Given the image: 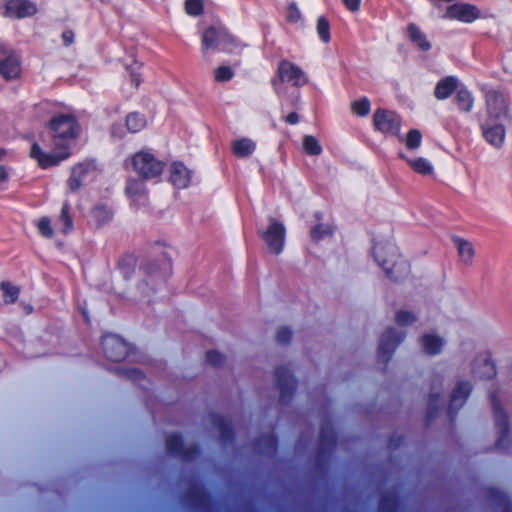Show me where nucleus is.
I'll list each match as a JSON object with an SVG mask.
<instances>
[{
	"mask_svg": "<svg viewBox=\"0 0 512 512\" xmlns=\"http://www.w3.org/2000/svg\"><path fill=\"white\" fill-rule=\"evenodd\" d=\"M48 129L57 151L44 152L37 143L32 145L30 151V156L43 169L56 166L69 158L70 149L81 133L80 124L72 113L55 114L48 122Z\"/></svg>",
	"mask_w": 512,
	"mask_h": 512,
	"instance_id": "1",
	"label": "nucleus"
},
{
	"mask_svg": "<svg viewBox=\"0 0 512 512\" xmlns=\"http://www.w3.org/2000/svg\"><path fill=\"white\" fill-rule=\"evenodd\" d=\"M373 255L386 276L393 281H400L410 273V264L392 244H377L373 247Z\"/></svg>",
	"mask_w": 512,
	"mask_h": 512,
	"instance_id": "2",
	"label": "nucleus"
},
{
	"mask_svg": "<svg viewBox=\"0 0 512 512\" xmlns=\"http://www.w3.org/2000/svg\"><path fill=\"white\" fill-rule=\"evenodd\" d=\"M291 83L295 87H302L308 83L304 71L288 60H282L278 64L276 76L271 80V85L280 95L284 92V83Z\"/></svg>",
	"mask_w": 512,
	"mask_h": 512,
	"instance_id": "3",
	"label": "nucleus"
},
{
	"mask_svg": "<svg viewBox=\"0 0 512 512\" xmlns=\"http://www.w3.org/2000/svg\"><path fill=\"white\" fill-rule=\"evenodd\" d=\"M489 399L493 411L495 428L498 434L495 447L498 450H506L510 444L508 414L501 404L497 390L489 391Z\"/></svg>",
	"mask_w": 512,
	"mask_h": 512,
	"instance_id": "4",
	"label": "nucleus"
},
{
	"mask_svg": "<svg viewBox=\"0 0 512 512\" xmlns=\"http://www.w3.org/2000/svg\"><path fill=\"white\" fill-rule=\"evenodd\" d=\"M132 165L138 175L145 180L159 177L165 168L163 161L146 151H140L133 155Z\"/></svg>",
	"mask_w": 512,
	"mask_h": 512,
	"instance_id": "5",
	"label": "nucleus"
},
{
	"mask_svg": "<svg viewBox=\"0 0 512 512\" xmlns=\"http://www.w3.org/2000/svg\"><path fill=\"white\" fill-rule=\"evenodd\" d=\"M101 347L106 359L121 362L131 351L130 344L116 334L107 333L102 337Z\"/></svg>",
	"mask_w": 512,
	"mask_h": 512,
	"instance_id": "6",
	"label": "nucleus"
},
{
	"mask_svg": "<svg viewBox=\"0 0 512 512\" xmlns=\"http://www.w3.org/2000/svg\"><path fill=\"white\" fill-rule=\"evenodd\" d=\"M406 333L397 331L395 328H387L381 335L378 345V359L383 363H388L398 345L405 339Z\"/></svg>",
	"mask_w": 512,
	"mask_h": 512,
	"instance_id": "7",
	"label": "nucleus"
},
{
	"mask_svg": "<svg viewBox=\"0 0 512 512\" xmlns=\"http://www.w3.org/2000/svg\"><path fill=\"white\" fill-rule=\"evenodd\" d=\"M275 385L279 390V401L285 405L290 403L296 391L297 381L286 366H278L274 371Z\"/></svg>",
	"mask_w": 512,
	"mask_h": 512,
	"instance_id": "8",
	"label": "nucleus"
},
{
	"mask_svg": "<svg viewBox=\"0 0 512 512\" xmlns=\"http://www.w3.org/2000/svg\"><path fill=\"white\" fill-rule=\"evenodd\" d=\"M166 450L169 455L185 462H191L200 455V448L197 444L185 447L182 436L177 433H172L167 436Z\"/></svg>",
	"mask_w": 512,
	"mask_h": 512,
	"instance_id": "9",
	"label": "nucleus"
},
{
	"mask_svg": "<svg viewBox=\"0 0 512 512\" xmlns=\"http://www.w3.org/2000/svg\"><path fill=\"white\" fill-rule=\"evenodd\" d=\"M473 390V385L468 380H459L450 393L447 416L450 422H454L458 411L465 405Z\"/></svg>",
	"mask_w": 512,
	"mask_h": 512,
	"instance_id": "10",
	"label": "nucleus"
},
{
	"mask_svg": "<svg viewBox=\"0 0 512 512\" xmlns=\"http://www.w3.org/2000/svg\"><path fill=\"white\" fill-rule=\"evenodd\" d=\"M259 235L272 253L280 254L282 252L286 235L283 223L275 218H270L268 228L259 232Z\"/></svg>",
	"mask_w": 512,
	"mask_h": 512,
	"instance_id": "11",
	"label": "nucleus"
},
{
	"mask_svg": "<svg viewBox=\"0 0 512 512\" xmlns=\"http://www.w3.org/2000/svg\"><path fill=\"white\" fill-rule=\"evenodd\" d=\"M336 446V433L330 421L321 424L319 444L316 451V460L319 464L326 462L332 455Z\"/></svg>",
	"mask_w": 512,
	"mask_h": 512,
	"instance_id": "12",
	"label": "nucleus"
},
{
	"mask_svg": "<svg viewBox=\"0 0 512 512\" xmlns=\"http://www.w3.org/2000/svg\"><path fill=\"white\" fill-rule=\"evenodd\" d=\"M486 118L504 120L508 117V103L505 95L495 89L485 92Z\"/></svg>",
	"mask_w": 512,
	"mask_h": 512,
	"instance_id": "13",
	"label": "nucleus"
},
{
	"mask_svg": "<svg viewBox=\"0 0 512 512\" xmlns=\"http://www.w3.org/2000/svg\"><path fill=\"white\" fill-rule=\"evenodd\" d=\"M375 129L389 135H398L401 128V117L394 111L379 108L374 116Z\"/></svg>",
	"mask_w": 512,
	"mask_h": 512,
	"instance_id": "14",
	"label": "nucleus"
},
{
	"mask_svg": "<svg viewBox=\"0 0 512 512\" xmlns=\"http://www.w3.org/2000/svg\"><path fill=\"white\" fill-rule=\"evenodd\" d=\"M483 138L493 147L501 148L505 141L506 129L503 120L485 118L480 123Z\"/></svg>",
	"mask_w": 512,
	"mask_h": 512,
	"instance_id": "15",
	"label": "nucleus"
},
{
	"mask_svg": "<svg viewBox=\"0 0 512 512\" xmlns=\"http://www.w3.org/2000/svg\"><path fill=\"white\" fill-rule=\"evenodd\" d=\"M21 74L19 56L5 46H0V75L5 80L16 79Z\"/></svg>",
	"mask_w": 512,
	"mask_h": 512,
	"instance_id": "16",
	"label": "nucleus"
},
{
	"mask_svg": "<svg viewBox=\"0 0 512 512\" xmlns=\"http://www.w3.org/2000/svg\"><path fill=\"white\" fill-rule=\"evenodd\" d=\"M481 12L477 6L469 3H454L447 7L443 18L458 20L463 23H472L480 18Z\"/></svg>",
	"mask_w": 512,
	"mask_h": 512,
	"instance_id": "17",
	"label": "nucleus"
},
{
	"mask_svg": "<svg viewBox=\"0 0 512 512\" xmlns=\"http://www.w3.org/2000/svg\"><path fill=\"white\" fill-rule=\"evenodd\" d=\"M37 6L29 0H6L3 16L11 19H22L35 15Z\"/></svg>",
	"mask_w": 512,
	"mask_h": 512,
	"instance_id": "18",
	"label": "nucleus"
},
{
	"mask_svg": "<svg viewBox=\"0 0 512 512\" xmlns=\"http://www.w3.org/2000/svg\"><path fill=\"white\" fill-rule=\"evenodd\" d=\"M184 501L194 510L205 511L211 506L209 493L200 485H191L184 493Z\"/></svg>",
	"mask_w": 512,
	"mask_h": 512,
	"instance_id": "19",
	"label": "nucleus"
},
{
	"mask_svg": "<svg viewBox=\"0 0 512 512\" xmlns=\"http://www.w3.org/2000/svg\"><path fill=\"white\" fill-rule=\"evenodd\" d=\"M96 170L97 164L94 160H85L75 165L67 182L70 191H77L82 186L85 178Z\"/></svg>",
	"mask_w": 512,
	"mask_h": 512,
	"instance_id": "20",
	"label": "nucleus"
},
{
	"mask_svg": "<svg viewBox=\"0 0 512 512\" xmlns=\"http://www.w3.org/2000/svg\"><path fill=\"white\" fill-rule=\"evenodd\" d=\"M472 373L477 378L487 380L496 376V366L489 353L479 354L475 357L472 363Z\"/></svg>",
	"mask_w": 512,
	"mask_h": 512,
	"instance_id": "21",
	"label": "nucleus"
},
{
	"mask_svg": "<svg viewBox=\"0 0 512 512\" xmlns=\"http://www.w3.org/2000/svg\"><path fill=\"white\" fill-rule=\"evenodd\" d=\"M486 495L495 512H512V501L500 489L489 487L486 490Z\"/></svg>",
	"mask_w": 512,
	"mask_h": 512,
	"instance_id": "22",
	"label": "nucleus"
},
{
	"mask_svg": "<svg viewBox=\"0 0 512 512\" xmlns=\"http://www.w3.org/2000/svg\"><path fill=\"white\" fill-rule=\"evenodd\" d=\"M170 181L178 189L187 188L191 181V172L182 162H174L170 168Z\"/></svg>",
	"mask_w": 512,
	"mask_h": 512,
	"instance_id": "23",
	"label": "nucleus"
},
{
	"mask_svg": "<svg viewBox=\"0 0 512 512\" xmlns=\"http://www.w3.org/2000/svg\"><path fill=\"white\" fill-rule=\"evenodd\" d=\"M212 425L218 429L221 441L224 445L234 441V431L231 422L224 416L216 413L210 414Z\"/></svg>",
	"mask_w": 512,
	"mask_h": 512,
	"instance_id": "24",
	"label": "nucleus"
},
{
	"mask_svg": "<svg viewBox=\"0 0 512 512\" xmlns=\"http://www.w3.org/2000/svg\"><path fill=\"white\" fill-rule=\"evenodd\" d=\"M253 445L260 454L274 456L278 448V439L274 433H269L255 439Z\"/></svg>",
	"mask_w": 512,
	"mask_h": 512,
	"instance_id": "25",
	"label": "nucleus"
},
{
	"mask_svg": "<svg viewBox=\"0 0 512 512\" xmlns=\"http://www.w3.org/2000/svg\"><path fill=\"white\" fill-rule=\"evenodd\" d=\"M420 343L425 354L435 356L442 352L445 342L436 334L426 333L421 337Z\"/></svg>",
	"mask_w": 512,
	"mask_h": 512,
	"instance_id": "26",
	"label": "nucleus"
},
{
	"mask_svg": "<svg viewBox=\"0 0 512 512\" xmlns=\"http://www.w3.org/2000/svg\"><path fill=\"white\" fill-rule=\"evenodd\" d=\"M457 86L458 79L455 76H447L436 84L434 95L438 100H445L454 93Z\"/></svg>",
	"mask_w": 512,
	"mask_h": 512,
	"instance_id": "27",
	"label": "nucleus"
},
{
	"mask_svg": "<svg viewBox=\"0 0 512 512\" xmlns=\"http://www.w3.org/2000/svg\"><path fill=\"white\" fill-rule=\"evenodd\" d=\"M453 242L457 248L461 262L466 266H471L475 257V249L473 244L470 241L460 237H455Z\"/></svg>",
	"mask_w": 512,
	"mask_h": 512,
	"instance_id": "28",
	"label": "nucleus"
},
{
	"mask_svg": "<svg viewBox=\"0 0 512 512\" xmlns=\"http://www.w3.org/2000/svg\"><path fill=\"white\" fill-rule=\"evenodd\" d=\"M224 34L211 26L207 28L202 35V51L205 53L209 49H219Z\"/></svg>",
	"mask_w": 512,
	"mask_h": 512,
	"instance_id": "29",
	"label": "nucleus"
},
{
	"mask_svg": "<svg viewBox=\"0 0 512 512\" xmlns=\"http://www.w3.org/2000/svg\"><path fill=\"white\" fill-rule=\"evenodd\" d=\"M407 36L410 41L416 44L421 50L428 51L431 49V43L416 24L410 23L407 26Z\"/></svg>",
	"mask_w": 512,
	"mask_h": 512,
	"instance_id": "30",
	"label": "nucleus"
},
{
	"mask_svg": "<svg viewBox=\"0 0 512 512\" xmlns=\"http://www.w3.org/2000/svg\"><path fill=\"white\" fill-rule=\"evenodd\" d=\"M256 143L249 138L235 140L232 144V152L238 158H246L253 154Z\"/></svg>",
	"mask_w": 512,
	"mask_h": 512,
	"instance_id": "31",
	"label": "nucleus"
},
{
	"mask_svg": "<svg viewBox=\"0 0 512 512\" xmlns=\"http://www.w3.org/2000/svg\"><path fill=\"white\" fill-rule=\"evenodd\" d=\"M399 497L394 492L383 494L379 500L378 512H398Z\"/></svg>",
	"mask_w": 512,
	"mask_h": 512,
	"instance_id": "32",
	"label": "nucleus"
},
{
	"mask_svg": "<svg viewBox=\"0 0 512 512\" xmlns=\"http://www.w3.org/2000/svg\"><path fill=\"white\" fill-rule=\"evenodd\" d=\"M113 216L112 210L104 204L95 205L91 210V217L98 226L108 223Z\"/></svg>",
	"mask_w": 512,
	"mask_h": 512,
	"instance_id": "33",
	"label": "nucleus"
},
{
	"mask_svg": "<svg viewBox=\"0 0 512 512\" xmlns=\"http://www.w3.org/2000/svg\"><path fill=\"white\" fill-rule=\"evenodd\" d=\"M400 158L406 160L409 166L419 174L427 175L433 171V166L425 158L409 159L404 154H400Z\"/></svg>",
	"mask_w": 512,
	"mask_h": 512,
	"instance_id": "34",
	"label": "nucleus"
},
{
	"mask_svg": "<svg viewBox=\"0 0 512 512\" xmlns=\"http://www.w3.org/2000/svg\"><path fill=\"white\" fill-rule=\"evenodd\" d=\"M441 406V393L431 392L428 399L427 410H426V424L436 417Z\"/></svg>",
	"mask_w": 512,
	"mask_h": 512,
	"instance_id": "35",
	"label": "nucleus"
},
{
	"mask_svg": "<svg viewBox=\"0 0 512 512\" xmlns=\"http://www.w3.org/2000/svg\"><path fill=\"white\" fill-rule=\"evenodd\" d=\"M0 291L3 294V302L4 304H13L15 303L20 295L19 287L11 284L10 282H2L0 284Z\"/></svg>",
	"mask_w": 512,
	"mask_h": 512,
	"instance_id": "36",
	"label": "nucleus"
},
{
	"mask_svg": "<svg viewBox=\"0 0 512 512\" xmlns=\"http://www.w3.org/2000/svg\"><path fill=\"white\" fill-rule=\"evenodd\" d=\"M455 101L458 108L463 112H470L473 108L474 98L467 89L458 90Z\"/></svg>",
	"mask_w": 512,
	"mask_h": 512,
	"instance_id": "37",
	"label": "nucleus"
},
{
	"mask_svg": "<svg viewBox=\"0 0 512 512\" xmlns=\"http://www.w3.org/2000/svg\"><path fill=\"white\" fill-rule=\"evenodd\" d=\"M71 206L68 201L62 204L58 221L62 224L61 232L68 234L73 230V221L70 215Z\"/></svg>",
	"mask_w": 512,
	"mask_h": 512,
	"instance_id": "38",
	"label": "nucleus"
},
{
	"mask_svg": "<svg viewBox=\"0 0 512 512\" xmlns=\"http://www.w3.org/2000/svg\"><path fill=\"white\" fill-rule=\"evenodd\" d=\"M145 124L146 121L144 116L137 112L130 113L126 117L127 129L132 133H136L142 130L145 127Z\"/></svg>",
	"mask_w": 512,
	"mask_h": 512,
	"instance_id": "39",
	"label": "nucleus"
},
{
	"mask_svg": "<svg viewBox=\"0 0 512 512\" xmlns=\"http://www.w3.org/2000/svg\"><path fill=\"white\" fill-rule=\"evenodd\" d=\"M334 229L329 224H317L310 229V236L313 241H320L325 237L332 236Z\"/></svg>",
	"mask_w": 512,
	"mask_h": 512,
	"instance_id": "40",
	"label": "nucleus"
},
{
	"mask_svg": "<svg viewBox=\"0 0 512 512\" xmlns=\"http://www.w3.org/2000/svg\"><path fill=\"white\" fill-rule=\"evenodd\" d=\"M303 150L310 156H318L322 153V146L314 136L306 135L303 138Z\"/></svg>",
	"mask_w": 512,
	"mask_h": 512,
	"instance_id": "41",
	"label": "nucleus"
},
{
	"mask_svg": "<svg viewBox=\"0 0 512 512\" xmlns=\"http://www.w3.org/2000/svg\"><path fill=\"white\" fill-rule=\"evenodd\" d=\"M317 34L323 43H328L331 39L330 24L325 16H320L316 26Z\"/></svg>",
	"mask_w": 512,
	"mask_h": 512,
	"instance_id": "42",
	"label": "nucleus"
},
{
	"mask_svg": "<svg viewBox=\"0 0 512 512\" xmlns=\"http://www.w3.org/2000/svg\"><path fill=\"white\" fill-rule=\"evenodd\" d=\"M145 185L140 180L131 179L126 185V194L131 198L141 197L145 194Z\"/></svg>",
	"mask_w": 512,
	"mask_h": 512,
	"instance_id": "43",
	"label": "nucleus"
},
{
	"mask_svg": "<svg viewBox=\"0 0 512 512\" xmlns=\"http://www.w3.org/2000/svg\"><path fill=\"white\" fill-rule=\"evenodd\" d=\"M351 110L354 114L360 117L367 116L371 110L370 100L367 97H363L359 100L352 102Z\"/></svg>",
	"mask_w": 512,
	"mask_h": 512,
	"instance_id": "44",
	"label": "nucleus"
},
{
	"mask_svg": "<svg viewBox=\"0 0 512 512\" xmlns=\"http://www.w3.org/2000/svg\"><path fill=\"white\" fill-rule=\"evenodd\" d=\"M118 373L135 382V383H138L139 385L145 387L142 382L143 381H146V377L144 375V373L140 370V369H137V368H126V369H119L118 370Z\"/></svg>",
	"mask_w": 512,
	"mask_h": 512,
	"instance_id": "45",
	"label": "nucleus"
},
{
	"mask_svg": "<svg viewBox=\"0 0 512 512\" xmlns=\"http://www.w3.org/2000/svg\"><path fill=\"white\" fill-rule=\"evenodd\" d=\"M125 67L129 73V77H130V81H131L132 85L135 88H138L142 81L140 73H139L141 64L138 63V61H136V60H132V62L130 64H125Z\"/></svg>",
	"mask_w": 512,
	"mask_h": 512,
	"instance_id": "46",
	"label": "nucleus"
},
{
	"mask_svg": "<svg viewBox=\"0 0 512 512\" xmlns=\"http://www.w3.org/2000/svg\"><path fill=\"white\" fill-rule=\"evenodd\" d=\"M185 11L190 16H199L204 11V4L202 0H186Z\"/></svg>",
	"mask_w": 512,
	"mask_h": 512,
	"instance_id": "47",
	"label": "nucleus"
},
{
	"mask_svg": "<svg viewBox=\"0 0 512 512\" xmlns=\"http://www.w3.org/2000/svg\"><path fill=\"white\" fill-rule=\"evenodd\" d=\"M422 141V134L418 129H411L406 138V146L410 150H415L420 147Z\"/></svg>",
	"mask_w": 512,
	"mask_h": 512,
	"instance_id": "48",
	"label": "nucleus"
},
{
	"mask_svg": "<svg viewBox=\"0 0 512 512\" xmlns=\"http://www.w3.org/2000/svg\"><path fill=\"white\" fill-rule=\"evenodd\" d=\"M416 315L412 312L399 310L395 315V321L399 326H408L416 321Z\"/></svg>",
	"mask_w": 512,
	"mask_h": 512,
	"instance_id": "49",
	"label": "nucleus"
},
{
	"mask_svg": "<svg viewBox=\"0 0 512 512\" xmlns=\"http://www.w3.org/2000/svg\"><path fill=\"white\" fill-rule=\"evenodd\" d=\"M118 267L125 279H129L134 271V260L131 257L119 261Z\"/></svg>",
	"mask_w": 512,
	"mask_h": 512,
	"instance_id": "50",
	"label": "nucleus"
},
{
	"mask_svg": "<svg viewBox=\"0 0 512 512\" xmlns=\"http://www.w3.org/2000/svg\"><path fill=\"white\" fill-rule=\"evenodd\" d=\"M234 76L233 70L229 66H219L215 70V80L217 82H227Z\"/></svg>",
	"mask_w": 512,
	"mask_h": 512,
	"instance_id": "51",
	"label": "nucleus"
},
{
	"mask_svg": "<svg viewBox=\"0 0 512 512\" xmlns=\"http://www.w3.org/2000/svg\"><path fill=\"white\" fill-rule=\"evenodd\" d=\"M40 234L46 238H52L54 231L51 226V221L48 217H42L37 224Z\"/></svg>",
	"mask_w": 512,
	"mask_h": 512,
	"instance_id": "52",
	"label": "nucleus"
},
{
	"mask_svg": "<svg viewBox=\"0 0 512 512\" xmlns=\"http://www.w3.org/2000/svg\"><path fill=\"white\" fill-rule=\"evenodd\" d=\"M206 361L213 367H220L224 364L225 357L216 350H209L206 352Z\"/></svg>",
	"mask_w": 512,
	"mask_h": 512,
	"instance_id": "53",
	"label": "nucleus"
},
{
	"mask_svg": "<svg viewBox=\"0 0 512 512\" xmlns=\"http://www.w3.org/2000/svg\"><path fill=\"white\" fill-rule=\"evenodd\" d=\"M292 338V331L288 327H281L276 333V341L278 344L287 345Z\"/></svg>",
	"mask_w": 512,
	"mask_h": 512,
	"instance_id": "54",
	"label": "nucleus"
},
{
	"mask_svg": "<svg viewBox=\"0 0 512 512\" xmlns=\"http://www.w3.org/2000/svg\"><path fill=\"white\" fill-rule=\"evenodd\" d=\"M287 20L291 23H297L301 20V12L295 3H291L287 9Z\"/></svg>",
	"mask_w": 512,
	"mask_h": 512,
	"instance_id": "55",
	"label": "nucleus"
},
{
	"mask_svg": "<svg viewBox=\"0 0 512 512\" xmlns=\"http://www.w3.org/2000/svg\"><path fill=\"white\" fill-rule=\"evenodd\" d=\"M344 5L351 12H356L360 9L361 0H343Z\"/></svg>",
	"mask_w": 512,
	"mask_h": 512,
	"instance_id": "56",
	"label": "nucleus"
},
{
	"mask_svg": "<svg viewBox=\"0 0 512 512\" xmlns=\"http://www.w3.org/2000/svg\"><path fill=\"white\" fill-rule=\"evenodd\" d=\"M62 40L64 46H70L74 42V32L72 30H65L62 33Z\"/></svg>",
	"mask_w": 512,
	"mask_h": 512,
	"instance_id": "57",
	"label": "nucleus"
},
{
	"mask_svg": "<svg viewBox=\"0 0 512 512\" xmlns=\"http://www.w3.org/2000/svg\"><path fill=\"white\" fill-rule=\"evenodd\" d=\"M402 443H403V437L393 435L390 437L388 445L390 448L397 449L401 446Z\"/></svg>",
	"mask_w": 512,
	"mask_h": 512,
	"instance_id": "58",
	"label": "nucleus"
},
{
	"mask_svg": "<svg viewBox=\"0 0 512 512\" xmlns=\"http://www.w3.org/2000/svg\"><path fill=\"white\" fill-rule=\"evenodd\" d=\"M285 121L290 125H295L299 122V115L296 112H291L285 117Z\"/></svg>",
	"mask_w": 512,
	"mask_h": 512,
	"instance_id": "59",
	"label": "nucleus"
},
{
	"mask_svg": "<svg viewBox=\"0 0 512 512\" xmlns=\"http://www.w3.org/2000/svg\"><path fill=\"white\" fill-rule=\"evenodd\" d=\"M8 179V171L2 165H0V184Z\"/></svg>",
	"mask_w": 512,
	"mask_h": 512,
	"instance_id": "60",
	"label": "nucleus"
},
{
	"mask_svg": "<svg viewBox=\"0 0 512 512\" xmlns=\"http://www.w3.org/2000/svg\"><path fill=\"white\" fill-rule=\"evenodd\" d=\"M82 314H83V317H84V320L87 324L90 323V319H89V316L87 314V312L85 310L82 311Z\"/></svg>",
	"mask_w": 512,
	"mask_h": 512,
	"instance_id": "61",
	"label": "nucleus"
},
{
	"mask_svg": "<svg viewBox=\"0 0 512 512\" xmlns=\"http://www.w3.org/2000/svg\"><path fill=\"white\" fill-rule=\"evenodd\" d=\"M315 216H316V218H317L318 220H320V219H321L320 213H316V214H315Z\"/></svg>",
	"mask_w": 512,
	"mask_h": 512,
	"instance_id": "62",
	"label": "nucleus"
},
{
	"mask_svg": "<svg viewBox=\"0 0 512 512\" xmlns=\"http://www.w3.org/2000/svg\"><path fill=\"white\" fill-rule=\"evenodd\" d=\"M102 2H109L110 0H101Z\"/></svg>",
	"mask_w": 512,
	"mask_h": 512,
	"instance_id": "63",
	"label": "nucleus"
}]
</instances>
